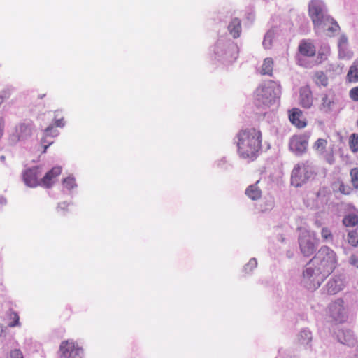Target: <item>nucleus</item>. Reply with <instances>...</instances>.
Wrapping results in <instances>:
<instances>
[{
    "instance_id": "7c9ffc66",
    "label": "nucleus",
    "mask_w": 358,
    "mask_h": 358,
    "mask_svg": "<svg viewBox=\"0 0 358 358\" xmlns=\"http://www.w3.org/2000/svg\"><path fill=\"white\" fill-rule=\"evenodd\" d=\"M348 241L350 244L353 246L358 245V232L352 231L348 233Z\"/></svg>"
},
{
    "instance_id": "b1692460",
    "label": "nucleus",
    "mask_w": 358,
    "mask_h": 358,
    "mask_svg": "<svg viewBox=\"0 0 358 358\" xmlns=\"http://www.w3.org/2000/svg\"><path fill=\"white\" fill-rule=\"evenodd\" d=\"M334 104V99L329 97L327 94H324L322 98V103L320 109L326 113L329 112L331 110L333 105Z\"/></svg>"
},
{
    "instance_id": "4be33fe9",
    "label": "nucleus",
    "mask_w": 358,
    "mask_h": 358,
    "mask_svg": "<svg viewBox=\"0 0 358 358\" xmlns=\"http://www.w3.org/2000/svg\"><path fill=\"white\" fill-rule=\"evenodd\" d=\"M321 27H327V30L331 34H334L339 29V26L336 22L329 17H326Z\"/></svg>"
},
{
    "instance_id": "c756f323",
    "label": "nucleus",
    "mask_w": 358,
    "mask_h": 358,
    "mask_svg": "<svg viewBox=\"0 0 358 358\" xmlns=\"http://www.w3.org/2000/svg\"><path fill=\"white\" fill-rule=\"evenodd\" d=\"M338 191L345 195H349L351 194L352 189L348 185L345 184L343 181H338Z\"/></svg>"
},
{
    "instance_id": "f257e3e1",
    "label": "nucleus",
    "mask_w": 358,
    "mask_h": 358,
    "mask_svg": "<svg viewBox=\"0 0 358 358\" xmlns=\"http://www.w3.org/2000/svg\"><path fill=\"white\" fill-rule=\"evenodd\" d=\"M338 264L336 252L327 246H322L309 262L303 272L309 289H317Z\"/></svg>"
},
{
    "instance_id": "f704fd0d",
    "label": "nucleus",
    "mask_w": 358,
    "mask_h": 358,
    "mask_svg": "<svg viewBox=\"0 0 358 358\" xmlns=\"http://www.w3.org/2000/svg\"><path fill=\"white\" fill-rule=\"evenodd\" d=\"M257 266V262L255 258L251 259L245 266V270L247 271H251L254 268Z\"/></svg>"
},
{
    "instance_id": "1a4fd4ad",
    "label": "nucleus",
    "mask_w": 358,
    "mask_h": 358,
    "mask_svg": "<svg viewBox=\"0 0 358 358\" xmlns=\"http://www.w3.org/2000/svg\"><path fill=\"white\" fill-rule=\"evenodd\" d=\"M329 313L332 319L338 323L345 322L348 317L344 308V301L338 299L329 306Z\"/></svg>"
},
{
    "instance_id": "a211bd4d",
    "label": "nucleus",
    "mask_w": 358,
    "mask_h": 358,
    "mask_svg": "<svg viewBox=\"0 0 358 358\" xmlns=\"http://www.w3.org/2000/svg\"><path fill=\"white\" fill-rule=\"evenodd\" d=\"M259 180L255 184L251 185L245 189V194L252 200H257L262 196V191L257 186Z\"/></svg>"
},
{
    "instance_id": "393cba45",
    "label": "nucleus",
    "mask_w": 358,
    "mask_h": 358,
    "mask_svg": "<svg viewBox=\"0 0 358 358\" xmlns=\"http://www.w3.org/2000/svg\"><path fill=\"white\" fill-rule=\"evenodd\" d=\"M315 83L317 85L327 87L328 85V77L323 71H317L314 76Z\"/></svg>"
},
{
    "instance_id": "e433bc0d",
    "label": "nucleus",
    "mask_w": 358,
    "mask_h": 358,
    "mask_svg": "<svg viewBox=\"0 0 358 358\" xmlns=\"http://www.w3.org/2000/svg\"><path fill=\"white\" fill-rule=\"evenodd\" d=\"M9 358H24L22 351L15 349L10 351Z\"/></svg>"
},
{
    "instance_id": "f03ea898",
    "label": "nucleus",
    "mask_w": 358,
    "mask_h": 358,
    "mask_svg": "<svg viewBox=\"0 0 358 358\" xmlns=\"http://www.w3.org/2000/svg\"><path fill=\"white\" fill-rule=\"evenodd\" d=\"M236 146L238 156L248 161H254L262 148V134L256 128H246L236 134Z\"/></svg>"
},
{
    "instance_id": "6e6552de",
    "label": "nucleus",
    "mask_w": 358,
    "mask_h": 358,
    "mask_svg": "<svg viewBox=\"0 0 358 358\" xmlns=\"http://www.w3.org/2000/svg\"><path fill=\"white\" fill-rule=\"evenodd\" d=\"M310 136L308 134L294 135L289 140V149L296 155L304 153L308 148Z\"/></svg>"
},
{
    "instance_id": "a878e982",
    "label": "nucleus",
    "mask_w": 358,
    "mask_h": 358,
    "mask_svg": "<svg viewBox=\"0 0 358 358\" xmlns=\"http://www.w3.org/2000/svg\"><path fill=\"white\" fill-rule=\"evenodd\" d=\"M343 223L345 227H355L358 224V216L355 214H349L344 217Z\"/></svg>"
},
{
    "instance_id": "5701e85b",
    "label": "nucleus",
    "mask_w": 358,
    "mask_h": 358,
    "mask_svg": "<svg viewBox=\"0 0 358 358\" xmlns=\"http://www.w3.org/2000/svg\"><path fill=\"white\" fill-rule=\"evenodd\" d=\"M7 318L9 321L8 323V327H15L17 326H20V317L17 313L15 311L10 309L7 313Z\"/></svg>"
},
{
    "instance_id": "412c9836",
    "label": "nucleus",
    "mask_w": 358,
    "mask_h": 358,
    "mask_svg": "<svg viewBox=\"0 0 358 358\" xmlns=\"http://www.w3.org/2000/svg\"><path fill=\"white\" fill-rule=\"evenodd\" d=\"M273 69V61L271 58H266L264 60L263 64L262 66V69L260 71V73L262 75H268L272 76Z\"/></svg>"
},
{
    "instance_id": "20e7f679",
    "label": "nucleus",
    "mask_w": 358,
    "mask_h": 358,
    "mask_svg": "<svg viewBox=\"0 0 358 358\" xmlns=\"http://www.w3.org/2000/svg\"><path fill=\"white\" fill-rule=\"evenodd\" d=\"M42 171L39 166L25 169L22 173V179L24 185L30 188L42 187Z\"/></svg>"
},
{
    "instance_id": "9d476101",
    "label": "nucleus",
    "mask_w": 358,
    "mask_h": 358,
    "mask_svg": "<svg viewBox=\"0 0 358 358\" xmlns=\"http://www.w3.org/2000/svg\"><path fill=\"white\" fill-rule=\"evenodd\" d=\"M301 252L306 257H309L314 253L317 243L315 238L310 234H303L299 240Z\"/></svg>"
},
{
    "instance_id": "de8ad7c7",
    "label": "nucleus",
    "mask_w": 358,
    "mask_h": 358,
    "mask_svg": "<svg viewBox=\"0 0 358 358\" xmlns=\"http://www.w3.org/2000/svg\"><path fill=\"white\" fill-rule=\"evenodd\" d=\"M357 127H358V120H357Z\"/></svg>"
},
{
    "instance_id": "f8f14e48",
    "label": "nucleus",
    "mask_w": 358,
    "mask_h": 358,
    "mask_svg": "<svg viewBox=\"0 0 358 358\" xmlns=\"http://www.w3.org/2000/svg\"><path fill=\"white\" fill-rule=\"evenodd\" d=\"M62 167L54 166L42 177V187L50 189L57 180V177L62 173Z\"/></svg>"
},
{
    "instance_id": "6ab92c4d",
    "label": "nucleus",
    "mask_w": 358,
    "mask_h": 358,
    "mask_svg": "<svg viewBox=\"0 0 358 358\" xmlns=\"http://www.w3.org/2000/svg\"><path fill=\"white\" fill-rule=\"evenodd\" d=\"M346 80L349 83H358V60L355 61L350 66Z\"/></svg>"
},
{
    "instance_id": "4c0bfd02",
    "label": "nucleus",
    "mask_w": 358,
    "mask_h": 358,
    "mask_svg": "<svg viewBox=\"0 0 358 358\" xmlns=\"http://www.w3.org/2000/svg\"><path fill=\"white\" fill-rule=\"evenodd\" d=\"M349 262L352 266L358 268V257L356 255H352L350 256Z\"/></svg>"
},
{
    "instance_id": "c9c22d12",
    "label": "nucleus",
    "mask_w": 358,
    "mask_h": 358,
    "mask_svg": "<svg viewBox=\"0 0 358 358\" xmlns=\"http://www.w3.org/2000/svg\"><path fill=\"white\" fill-rule=\"evenodd\" d=\"M349 95L352 101H358V86L352 88L350 90Z\"/></svg>"
},
{
    "instance_id": "a18cd8bd",
    "label": "nucleus",
    "mask_w": 358,
    "mask_h": 358,
    "mask_svg": "<svg viewBox=\"0 0 358 358\" xmlns=\"http://www.w3.org/2000/svg\"><path fill=\"white\" fill-rule=\"evenodd\" d=\"M62 205L66 206L65 203H62V204H59V208H62Z\"/></svg>"
},
{
    "instance_id": "7ed1b4c3",
    "label": "nucleus",
    "mask_w": 358,
    "mask_h": 358,
    "mask_svg": "<svg viewBox=\"0 0 358 358\" xmlns=\"http://www.w3.org/2000/svg\"><path fill=\"white\" fill-rule=\"evenodd\" d=\"M280 92V86L273 80H268L257 88L255 92L256 106L269 108L278 101Z\"/></svg>"
},
{
    "instance_id": "c85d7f7f",
    "label": "nucleus",
    "mask_w": 358,
    "mask_h": 358,
    "mask_svg": "<svg viewBox=\"0 0 358 358\" xmlns=\"http://www.w3.org/2000/svg\"><path fill=\"white\" fill-rule=\"evenodd\" d=\"M349 146L352 152L358 151V134H352L349 139Z\"/></svg>"
},
{
    "instance_id": "9b49d317",
    "label": "nucleus",
    "mask_w": 358,
    "mask_h": 358,
    "mask_svg": "<svg viewBox=\"0 0 358 358\" xmlns=\"http://www.w3.org/2000/svg\"><path fill=\"white\" fill-rule=\"evenodd\" d=\"M327 145L328 141L327 139L318 138L313 143V149L317 155L322 156L328 163L331 164L334 161L333 151L331 150L330 152H328L327 149Z\"/></svg>"
},
{
    "instance_id": "cd10ccee",
    "label": "nucleus",
    "mask_w": 358,
    "mask_h": 358,
    "mask_svg": "<svg viewBox=\"0 0 358 358\" xmlns=\"http://www.w3.org/2000/svg\"><path fill=\"white\" fill-rule=\"evenodd\" d=\"M350 182L352 187L358 190V168H353L350 170Z\"/></svg>"
},
{
    "instance_id": "a19ab883",
    "label": "nucleus",
    "mask_w": 358,
    "mask_h": 358,
    "mask_svg": "<svg viewBox=\"0 0 358 358\" xmlns=\"http://www.w3.org/2000/svg\"><path fill=\"white\" fill-rule=\"evenodd\" d=\"M55 125L56 127H63L64 125L63 118L56 120L55 122Z\"/></svg>"
},
{
    "instance_id": "ea45409f",
    "label": "nucleus",
    "mask_w": 358,
    "mask_h": 358,
    "mask_svg": "<svg viewBox=\"0 0 358 358\" xmlns=\"http://www.w3.org/2000/svg\"><path fill=\"white\" fill-rule=\"evenodd\" d=\"M9 92L7 91H3L0 92V105L9 97Z\"/></svg>"
},
{
    "instance_id": "dca6fc26",
    "label": "nucleus",
    "mask_w": 358,
    "mask_h": 358,
    "mask_svg": "<svg viewBox=\"0 0 358 358\" xmlns=\"http://www.w3.org/2000/svg\"><path fill=\"white\" fill-rule=\"evenodd\" d=\"M337 337L338 341L343 344H345L348 345L353 344L354 336L350 330L339 331L337 334Z\"/></svg>"
},
{
    "instance_id": "0eeeda50",
    "label": "nucleus",
    "mask_w": 358,
    "mask_h": 358,
    "mask_svg": "<svg viewBox=\"0 0 358 358\" xmlns=\"http://www.w3.org/2000/svg\"><path fill=\"white\" fill-rule=\"evenodd\" d=\"M308 14L315 28H319L324 22L327 17L323 14V8L320 2L312 1L309 4Z\"/></svg>"
},
{
    "instance_id": "aec40b11",
    "label": "nucleus",
    "mask_w": 358,
    "mask_h": 358,
    "mask_svg": "<svg viewBox=\"0 0 358 358\" xmlns=\"http://www.w3.org/2000/svg\"><path fill=\"white\" fill-rule=\"evenodd\" d=\"M19 138H25L31 134L32 124L27 123L20 124L16 129Z\"/></svg>"
},
{
    "instance_id": "473e14b6",
    "label": "nucleus",
    "mask_w": 358,
    "mask_h": 358,
    "mask_svg": "<svg viewBox=\"0 0 358 358\" xmlns=\"http://www.w3.org/2000/svg\"><path fill=\"white\" fill-rule=\"evenodd\" d=\"M321 236L324 241H332L333 234L329 229L323 227L321 231Z\"/></svg>"
},
{
    "instance_id": "72a5a7b5",
    "label": "nucleus",
    "mask_w": 358,
    "mask_h": 358,
    "mask_svg": "<svg viewBox=\"0 0 358 358\" xmlns=\"http://www.w3.org/2000/svg\"><path fill=\"white\" fill-rule=\"evenodd\" d=\"M63 185L69 189L73 188L76 185L75 179L73 177H67L63 180Z\"/></svg>"
},
{
    "instance_id": "ddd939ff",
    "label": "nucleus",
    "mask_w": 358,
    "mask_h": 358,
    "mask_svg": "<svg viewBox=\"0 0 358 358\" xmlns=\"http://www.w3.org/2000/svg\"><path fill=\"white\" fill-rule=\"evenodd\" d=\"M289 120L298 129H303L307 125L303 113L299 108H293L289 111Z\"/></svg>"
},
{
    "instance_id": "58836bf2",
    "label": "nucleus",
    "mask_w": 358,
    "mask_h": 358,
    "mask_svg": "<svg viewBox=\"0 0 358 358\" xmlns=\"http://www.w3.org/2000/svg\"><path fill=\"white\" fill-rule=\"evenodd\" d=\"M53 129H54V127L52 126V125L48 127L45 129V132L46 135H48V136H57V131L56 130H55L52 132Z\"/></svg>"
},
{
    "instance_id": "423d86ee",
    "label": "nucleus",
    "mask_w": 358,
    "mask_h": 358,
    "mask_svg": "<svg viewBox=\"0 0 358 358\" xmlns=\"http://www.w3.org/2000/svg\"><path fill=\"white\" fill-rule=\"evenodd\" d=\"M61 357L65 358H83V350L73 340H66L61 343L59 346Z\"/></svg>"
},
{
    "instance_id": "f3484780",
    "label": "nucleus",
    "mask_w": 358,
    "mask_h": 358,
    "mask_svg": "<svg viewBox=\"0 0 358 358\" xmlns=\"http://www.w3.org/2000/svg\"><path fill=\"white\" fill-rule=\"evenodd\" d=\"M228 30L234 38H238L241 32V22L238 18L233 19L228 26Z\"/></svg>"
},
{
    "instance_id": "49530a36",
    "label": "nucleus",
    "mask_w": 358,
    "mask_h": 358,
    "mask_svg": "<svg viewBox=\"0 0 358 358\" xmlns=\"http://www.w3.org/2000/svg\"><path fill=\"white\" fill-rule=\"evenodd\" d=\"M45 95L40 96V98L42 99Z\"/></svg>"
},
{
    "instance_id": "bb28decb",
    "label": "nucleus",
    "mask_w": 358,
    "mask_h": 358,
    "mask_svg": "<svg viewBox=\"0 0 358 358\" xmlns=\"http://www.w3.org/2000/svg\"><path fill=\"white\" fill-rule=\"evenodd\" d=\"M312 340L311 333L308 331H301L299 335V341L301 344H308Z\"/></svg>"
},
{
    "instance_id": "37998d69",
    "label": "nucleus",
    "mask_w": 358,
    "mask_h": 358,
    "mask_svg": "<svg viewBox=\"0 0 358 358\" xmlns=\"http://www.w3.org/2000/svg\"><path fill=\"white\" fill-rule=\"evenodd\" d=\"M318 56L321 60L327 59V56L324 53L319 52Z\"/></svg>"
},
{
    "instance_id": "2f4dec72",
    "label": "nucleus",
    "mask_w": 358,
    "mask_h": 358,
    "mask_svg": "<svg viewBox=\"0 0 358 358\" xmlns=\"http://www.w3.org/2000/svg\"><path fill=\"white\" fill-rule=\"evenodd\" d=\"M341 289L339 286H336L335 280H330L327 283V292L331 294H334Z\"/></svg>"
},
{
    "instance_id": "39448f33",
    "label": "nucleus",
    "mask_w": 358,
    "mask_h": 358,
    "mask_svg": "<svg viewBox=\"0 0 358 358\" xmlns=\"http://www.w3.org/2000/svg\"><path fill=\"white\" fill-rule=\"evenodd\" d=\"M312 174L311 168L307 163L297 164L292 172L291 183L298 187L303 185Z\"/></svg>"
},
{
    "instance_id": "2eb2a0df",
    "label": "nucleus",
    "mask_w": 358,
    "mask_h": 358,
    "mask_svg": "<svg viewBox=\"0 0 358 358\" xmlns=\"http://www.w3.org/2000/svg\"><path fill=\"white\" fill-rule=\"evenodd\" d=\"M300 104L303 107L308 108L313 104L312 92L308 86L303 87L299 92Z\"/></svg>"
},
{
    "instance_id": "79ce46f5",
    "label": "nucleus",
    "mask_w": 358,
    "mask_h": 358,
    "mask_svg": "<svg viewBox=\"0 0 358 358\" xmlns=\"http://www.w3.org/2000/svg\"><path fill=\"white\" fill-rule=\"evenodd\" d=\"M348 358H358V345L356 347L355 352L350 355Z\"/></svg>"
},
{
    "instance_id": "c03bdc74",
    "label": "nucleus",
    "mask_w": 358,
    "mask_h": 358,
    "mask_svg": "<svg viewBox=\"0 0 358 358\" xmlns=\"http://www.w3.org/2000/svg\"><path fill=\"white\" fill-rule=\"evenodd\" d=\"M48 145H45L44 146V150H43V152H46V150L48 148Z\"/></svg>"
},
{
    "instance_id": "4468645a",
    "label": "nucleus",
    "mask_w": 358,
    "mask_h": 358,
    "mask_svg": "<svg viewBox=\"0 0 358 358\" xmlns=\"http://www.w3.org/2000/svg\"><path fill=\"white\" fill-rule=\"evenodd\" d=\"M299 52L307 57H314L316 54V48L309 40H302L298 47Z\"/></svg>"
}]
</instances>
